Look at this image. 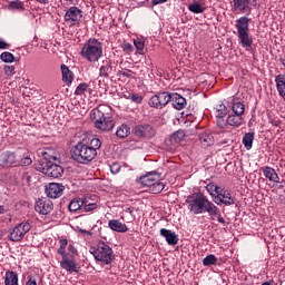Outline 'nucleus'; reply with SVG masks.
Instances as JSON below:
<instances>
[{"label":"nucleus","mask_w":285,"mask_h":285,"mask_svg":"<svg viewBox=\"0 0 285 285\" xmlns=\"http://www.w3.org/2000/svg\"><path fill=\"white\" fill-rule=\"evenodd\" d=\"M60 247L58 248V255H68L66 247L68 246V239L62 238L59 240Z\"/></svg>","instance_id":"obj_38"},{"label":"nucleus","mask_w":285,"mask_h":285,"mask_svg":"<svg viewBox=\"0 0 285 285\" xmlns=\"http://www.w3.org/2000/svg\"><path fill=\"white\" fill-rule=\"evenodd\" d=\"M108 226L111 230H115V233H128V226L119 222V219L109 220Z\"/></svg>","instance_id":"obj_25"},{"label":"nucleus","mask_w":285,"mask_h":285,"mask_svg":"<svg viewBox=\"0 0 285 285\" xmlns=\"http://www.w3.org/2000/svg\"><path fill=\"white\" fill-rule=\"evenodd\" d=\"M96 208H97V204H95V203L86 204L83 202L82 213H90V210H95Z\"/></svg>","instance_id":"obj_41"},{"label":"nucleus","mask_w":285,"mask_h":285,"mask_svg":"<svg viewBox=\"0 0 285 285\" xmlns=\"http://www.w3.org/2000/svg\"><path fill=\"white\" fill-rule=\"evenodd\" d=\"M168 104H170V92L168 91L158 92L148 101V106H150V108H156L157 110L166 108Z\"/></svg>","instance_id":"obj_11"},{"label":"nucleus","mask_w":285,"mask_h":285,"mask_svg":"<svg viewBox=\"0 0 285 285\" xmlns=\"http://www.w3.org/2000/svg\"><path fill=\"white\" fill-rule=\"evenodd\" d=\"M88 88H90V86L86 82H81L80 85H78V87L75 90V95L76 96H81V95H86V92H88Z\"/></svg>","instance_id":"obj_36"},{"label":"nucleus","mask_w":285,"mask_h":285,"mask_svg":"<svg viewBox=\"0 0 285 285\" xmlns=\"http://www.w3.org/2000/svg\"><path fill=\"white\" fill-rule=\"evenodd\" d=\"M125 213H129V215H132V213H135V209L131 207H128L125 209Z\"/></svg>","instance_id":"obj_52"},{"label":"nucleus","mask_w":285,"mask_h":285,"mask_svg":"<svg viewBox=\"0 0 285 285\" xmlns=\"http://www.w3.org/2000/svg\"><path fill=\"white\" fill-rule=\"evenodd\" d=\"M262 173L268 181H273V184H279V175H277V171H275V168L273 167H263Z\"/></svg>","instance_id":"obj_23"},{"label":"nucleus","mask_w":285,"mask_h":285,"mask_svg":"<svg viewBox=\"0 0 285 285\" xmlns=\"http://www.w3.org/2000/svg\"><path fill=\"white\" fill-rule=\"evenodd\" d=\"M120 75H121L122 77H127V79H130V78L132 77V71H131L130 69H122V70L120 71Z\"/></svg>","instance_id":"obj_47"},{"label":"nucleus","mask_w":285,"mask_h":285,"mask_svg":"<svg viewBox=\"0 0 285 285\" xmlns=\"http://www.w3.org/2000/svg\"><path fill=\"white\" fill-rule=\"evenodd\" d=\"M237 37L243 48H250L253 46V38L248 33L250 31V18L243 16L235 21Z\"/></svg>","instance_id":"obj_6"},{"label":"nucleus","mask_w":285,"mask_h":285,"mask_svg":"<svg viewBox=\"0 0 285 285\" xmlns=\"http://www.w3.org/2000/svg\"><path fill=\"white\" fill-rule=\"evenodd\" d=\"M208 215L209 217H212V219H216L218 224H223V226H226V219L223 218L222 213L215 204L212 205Z\"/></svg>","instance_id":"obj_26"},{"label":"nucleus","mask_w":285,"mask_h":285,"mask_svg":"<svg viewBox=\"0 0 285 285\" xmlns=\"http://www.w3.org/2000/svg\"><path fill=\"white\" fill-rule=\"evenodd\" d=\"M60 69H61V75H62L63 83H66V86H71L72 81L75 80V73L66 65H61Z\"/></svg>","instance_id":"obj_24"},{"label":"nucleus","mask_w":285,"mask_h":285,"mask_svg":"<svg viewBox=\"0 0 285 285\" xmlns=\"http://www.w3.org/2000/svg\"><path fill=\"white\" fill-rule=\"evenodd\" d=\"M10 48V45L6 42V40L0 38V50H8Z\"/></svg>","instance_id":"obj_48"},{"label":"nucleus","mask_w":285,"mask_h":285,"mask_svg":"<svg viewBox=\"0 0 285 285\" xmlns=\"http://www.w3.org/2000/svg\"><path fill=\"white\" fill-rule=\"evenodd\" d=\"M130 100H131L134 104H142L144 97H141V95H139V94H131Z\"/></svg>","instance_id":"obj_43"},{"label":"nucleus","mask_w":285,"mask_h":285,"mask_svg":"<svg viewBox=\"0 0 285 285\" xmlns=\"http://www.w3.org/2000/svg\"><path fill=\"white\" fill-rule=\"evenodd\" d=\"M215 264H217V256H215L214 254L207 255L203 259L204 266H215Z\"/></svg>","instance_id":"obj_35"},{"label":"nucleus","mask_w":285,"mask_h":285,"mask_svg":"<svg viewBox=\"0 0 285 285\" xmlns=\"http://www.w3.org/2000/svg\"><path fill=\"white\" fill-rule=\"evenodd\" d=\"M1 210H2V208H1V206H0V213H1Z\"/></svg>","instance_id":"obj_56"},{"label":"nucleus","mask_w":285,"mask_h":285,"mask_svg":"<svg viewBox=\"0 0 285 285\" xmlns=\"http://www.w3.org/2000/svg\"><path fill=\"white\" fill-rule=\"evenodd\" d=\"M134 45L137 48V50H144L146 42H144V40L141 39H136L134 40Z\"/></svg>","instance_id":"obj_44"},{"label":"nucleus","mask_w":285,"mask_h":285,"mask_svg":"<svg viewBox=\"0 0 285 285\" xmlns=\"http://www.w3.org/2000/svg\"><path fill=\"white\" fill-rule=\"evenodd\" d=\"M110 170H111L112 175H117V173H119V170H121V166L117 163H114L110 166Z\"/></svg>","instance_id":"obj_46"},{"label":"nucleus","mask_w":285,"mask_h":285,"mask_svg":"<svg viewBox=\"0 0 285 285\" xmlns=\"http://www.w3.org/2000/svg\"><path fill=\"white\" fill-rule=\"evenodd\" d=\"M83 18V11L78 7H70L65 13V21L68 26H79Z\"/></svg>","instance_id":"obj_13"},{"label":"nucleus","mask_w":285,"mask_h":285,"mask_svg":"<svg viewBox=\"0 0 285 285\" xmlns=\"http://www.w3.org/2000/svg\"><path fill=\"white\" fill-rule=\"evenodd\" d=\"M214 202L217 206L224 204V206H233L235 198L228 193V190L220 187L218 195L215 196Z\"/></svg>","instance_id":"obj_17"},{"label":"nucleus","mask_w":285,"mask_h":285,"mask_svg":"<svg viewBox=\"0 0 285 285\" xmlns=\"http://www.w3.org/2000/svg\"><path fill=\"white\" fill-rule=\"evenodd\" d=\"M130 135V127L128 125H121L116 130V136L119 137V139H126Z\"/></svg>","instance_id":"obj_32"},{"label":"nucleus","mask_w":285,"mask_h":285,"mask_svg":"<svg viewBox=\"0 0 285 285\" xmlns=\"http://www.w3.org/2000/svg\"><path fill=\"white\" fill-rule=\"evenodd\" d=\"M60 261V267L67 273H79V265H77V261L72 254H62Z\"/></svg>","instance_id":"obj_14"},{"label":"nucleus","mask_w":285,"mask_h":285,"mask_svg":"<svg viewBox=\"0 0 285 285\" xmlns=\"http://www.w3.org/2000/svg\"><path fill=\"white\" fill-rule=\"evenodd\" d=\"M217 120H216V124L218 126V128H226V126H228V119L226 118V120L224 119V117H216Z\"/></svg>","instance_id":"obj_42"},{"label":"nucleus","mask_w":285,"mask_h":285,"mask_svg":"<svg viewBox=\"0 0 285 285\" xmlns=\"http://www.w3.org/2000/svg\"><path fill=\"white\" fill-rule=\"evenodd\" d=\"M160 236L166 239L169 246H177V244H179V236L170 229L161 228Z\"/></svg>","instance_id":"obj_20"},{"label":"nucleus","mask_w":285,"mask_h":285,"mask_svg":"<svg viewBox=\"0 0 285 285\" xmlns=\"http://www.w3.org/2000/svg\"><path fill=\"white\" fill-rule=\"evenodd\" d=\"M68 250H69V255H72V257L77 255V248L75 247V245L72 244L68 245Z\"/></svg>","instance_id":"obj_49"},{"label":"nucleus","mask_w":285,"mask_h":285,"mask_svg":"<svg viewBox=\"0 0 285 285\" xmlns=\"http://www.w3.org/2000/svg\"><path fill=\"white\" fill-rule=\"evenodd\" d=\"M55 205L52 204V200L48 198H40L35 204V210L36 213H39V215H50Z\"/></svg>","instance_id":"obj_15"},{"label":"nucleus","mask_w":285,"mask_h":285,"mask_svg":"<svg viewBox=\"0 0 285 285\" xmlns=\"http://www.w3.org/2000/svg\"><path fill=\"white\" fill-rule=\"evenodd\" d=\"M188 10L194 14H202L203 12H205L206 7H203L202 3L194 1L191 4L188 6Z\"/></svg>","instance_id":"obj_31"},{"label":"nucleus","mask_w":285,"mask_h":285,"mask_svg":"<svg viewBox=\"0 0 285 285\" xmlns=\"http://www.w3.org/2000/svg\"><path fill=\"white\" fill-rule=\"evenodd\" d=\"M3 70L8 77H12V75H14V66L6 65Z\"/></svg>","instance_id":"obj_45"},{"label":"nucleus","mask_w":285,"mask_h":285,"mask_svg":"<svg viewBox=\"0 0 285 285\" xmlns=\"http://www.w3.org/2000/svg\"><path fill=\"white\" fill-rule=\"evenodd\" d=\"M253 141H255V132H247L243 137V146H245L246 150H250L253 148Z\"/></svg>","instance_id":"obj_30"},{"label":"nucleus","mask_w":285,"mask_h":285,"mask_svg":"<svg viewBox=\"0 0 285 285\" xmlns=\"http://www.w3.org/2000/svg\"><path fill=\"white\" fill-rule=\"evenodd\" d=\"M234 8L239 10V12H245L246 14H250L253 12L252 8H257V0H233Z\"/></svg>","instance_id":"obj_16"},{"label":"nucleus","mask_w":285,"mask_h":285,"mask_svg":"<svg viewBox=\"0 0 285 285\" xmlns=\"http://www.w3.org/2000/svg\"><path fill=\"white\" fill-rule=\"evenodd\" d=\"M206 190L209 193L210 197L215 199L217 197L219 190H222V187L215 185V183H209L206 185Z\"/></svg>","instance_id":"obj_33"},{"label":"nucleus","mask_w":285,"mask_h":285,"mask_svg":"<svg viewBox=\"0 0 285 285\" xmlns=\"http://www.w3.org/2000/svg\"><path fill=\"white\" fill-rule=\"evenodd\" d=\"M0 59L1 61H3L4 63H12L14 61V55H12L9 51H4L0 55Z\"/></svg>","instance_id":"obj_37"},{"label":"nucleus","mask_w":285,"mask_h":285,"mask_svg":"<svg viewBox=\"0 0 285 285\" xmlns=\"http://www.w3.org/2000/svg\"><path fill=\"white\" fill-rule=\"evenodd\" d=\"M275 82L279 97H285V75L276 76Z\"/></svg>","instance_id":"obj_29"},{"label":"nucleus","mask_w":285,"mask_h":285,"mask_svg":"<svg viewBox=\"0 0 285 285\" xmlns=\"http://www.w3.org/2000/svg\"><path fill=\"white\" fill-rule=\"evenodd\" d=\"M32 158L28 155L19 156L13 151H3L0 154V166L1 168H19V166H30Z\"/></svg>","instance_id":"obj_5"},{"label":"nucleus","mask_w":285,"mask_h":285,"mask_svg":"<svg viewBox=\"0 0 285 285\" xmlns=\"http://www.w3.org/2000/svg\"><path fill=\"white\" fill-rule=\"evenodd\" d=\"M199 141L204 148H208V146H213L215 144V138L210 132H203L199 136Z\"/></svg>","instance_id":"obj_28"},{"label":"nucleus","mask_w":285,"mask_h":285,"mask_svg":"<svg viewBox=\"0 0 285 285\" xmlns=\"http://www.w3.org/2000/svg\"><path fill=\"white\" fill-rule=\"evenodd\" d=\"M169 101L176 110H184L186 108V98L179 94H169Z\"/></svg>","instance_id":"obj_21"},{"label":"nucleus","mask_w":285,"mask_h":285,"mask_svg":"<svg viewBox=\"0 0 285 285\" xmlns=\"http://www.w3.org/2000/svg\"><path fill=\"white\" fill-rule=\"evenodd\" d=\"M185 137L186 134L184 132V130H178L173 134L171 139H174L176 144H179V141H181Z\"/></svg>","instance_id":"obj_40"},{"label":"nucleus","mask_w":285,"mask_h":285,"mask_svg":"<svg viewBox=\"0 0 285 285\" xmlns=\"http://www.w3.org/2000/svg\"><path fill=\"white\" fill-rule=\"evenodd\" d=\"M132 94L124 95L125 99H130Z\"/></svg>","instance_id":"obj_54"},{"label":"nucleus","mask_w":285,"mask_h":285,"mask_svg":"<svg viewBox=\"0 0 285 285\" xmlns=\"http://www.w3.org/2000/svg\"><path fill=\"white\" fill-rule=\"evenodd\" d=\"M134 135H136V137H145L146 139H153V137H155V128H153V126L148 124L137 125L134 128Z\"/></svg>","instance_id":"obj_18"},{"label":"nucleus","mask_w":285,"mask_h":285,"mask_svg":"<svg viewBox=\"0 0 285 285\" xmlns=\"http://www.w3.org/2000/svg\"><path fill=\"white\" fill-rule=\"evenodd\" d=\"M8 10H26V4L20 0L11 1L8 4Z\"/></svg>","instance_id":"obj_34"},{"label":"nucleus","mask_w":285,"mask_h":285,"mask_svg":"<svg viewBox=\"0 0 285 285\" xmlns=\"http://www.w3.org/2000/svg\"><path fill=\"white\" fill-rule=\"evenodd\" d=\"M63 190H66V187L59 183H50L46 187V195L47 197H50V199H58V197H61L63 195Z\"/></svg>","instance_id":"obj_19"},{"label":"nucleus","mask_w":285,"mask_h":285,"mask_svg":"<svg viewBox=\"0 0 285 285\" xmlns=\"http://www.w3.org/2000/svg\"><path fill=\"white\" fill-rule=\"evenodd\" d=\"M80 233H81L82 235H90V232H88V230H86V229H80Z\"/></svg>","instance_id":"obj_53"},{"label":"nucleus","mask_w":285,"mask_h":285,"mask_svg":"<svg viewBox=\"0 0 285 285\" xmlns=\"http://www.w3.org/2000/svg\"><path fill=\"white\" fill-rule=\"evenodd\" d=\"M37 170L46 175L47 177H51L52 179H59L61 175H63V167L61 165H57L52 161H47L46 164H41Z\"/></svg>","instance_id":"obj_10"},{"label":"nucleus","mask_w":285,"mask_h":285,"mask_svg":"<svg viewBox=\"0 0 285 285\" xmlns=\"http://www.w3.org/2000/svg\"><path fill=\"white\" fill-rule=\"evenodd\" d=\"M160 180L161 174L157 171H149L147 175L139 178L141 186L149 188L150 193L154 195H159V193L165 188L164 183Z\"/></svg>","instance_id":"obj_7"},{"label":"nucleus","mask_w":285,"mask_h":285,"mask_svg":"<svg viewBox=\"0 0 285 285\" xmlns=\"http://www.w3.org/2000/svg\"><path fill=\"white\" fill-rule=\"evenodd\" d=\"M68 208H69L70 213H77V212L82 213L83 199L82 198H73L72 200H70Z\"/></svg>","instance_id":"obj_27"},{"label":"nucleus","mask_w":285,"mask_h":285,"mask_svg":"<svg viewBox=\"0 0 285 285\" xmlns=\"http://www.w3.org/2000/svg\"><path fill=\"white\" fill-rule=\"evenodd\" d=\"M30 223H20L16 225L10 232H9V239L10 242H21L23 237H26L27 233H30Z\"/></svg>","instance_id":"obj_12"},{"label":"nucleus","mask_w":285,"mask_h":285,"mask_svg":"<svg viewBox=\"0 0 285 285\" xmlns=\"http://www.w3.org/2000/svg\"><path fill=\"white\" fill-rule=\"evenodd\" d=\"M26 285H37V279H35L32 276H28Z\"/></svg>","instance_id":"obj_50"},{"label":"nucleus","mask_w":285,"mask_h":285,"mask_svg":"<svg viewBox=\"0 0 285 285\" xmlns=\"http://www.w3.org/2000/svg\"><path fill=\"white\" fill-rule=\"evenodd\" d=\"M99 148H101V140L99 138H92L90 142L80 140L71 148V158L77 164H90L97 157Z\"/></svg>","instance_id":"obj_1"},{"label":"nucleus","mask_w":285,"mask_h":285,"mask_svg":"<svg viewBox=\"0 0 285 285\" xmlns=\"http://www.w3.org/2000/svg\"><path fill=\"white\" fill-rule=\"evenodd\" d=\"M168 0H153L154 6H159V3H166Z\"/></svg>","instance_id":"obj_51"},{"label":"nucleus","mask_w":285,"mask_h":285,"mask_svg":"<svg viewBox=\"0 0 285 285\" xmlns=\"http://www.w3.org/2000/svg\"><path fill=\"white\" fill-rule=\"evenodd\" d=\"M185 202L189 213H193V215H203V213H209L212 206L214 205V203L202 193L188 195Z\"/></svg>","instance_id":"obj_3"},{"label":"nucleus","mask_w":285,"mask_h":285,"mask_svg":"<svg viewBox=\"0 0 285 285\" xmlns=\"http://www.w3.org/2000/svg\"><path fill=\"white\" fill-rule=\"evenodd\" d=\"M80 55L89 63H97L104 57V43L97 38H90L85 42Z\"/></svg>","instance_id":"obj_4"},{"label":"nucleus","mask_w":285,"mask_h":285,"mask_svg":"<svg viewBox=\"0 0 285 285\" xmlns=\"http://www.w3.org/2000/svg\"><path fill=\"white\" fill-rule=\"evenodd\" d=\"M90 253L94 255L97 262H101V264L105 266L112 264V259H115V253L112 252V248L104 242H99L96 248L90 249Z\"/></svg>","instance_id":"obj_8"},{"label":"nucleus","mask_w":285,"mask_h":285,"mask_svg":"<svg viewBox=\"0 0 285 285\" xmlns=\"http://www.w3.org/2000/svg\"><path fill=\"white\" fill-rule=\"evenodd\" d=\"M246 107L242 102H234L232 106V112L227 116V124L233 128H239L244 121V112Z\"/></svg>","instance_id":"obj_9"},{"label":"nucleus","mask_w":285,"mask_h":285,"mask_svg":"<svg viewBox=\"0 0 285 285\" xmlns=\"http://www.w3.org/2000/svg\"><path fill=\"white\" fill-rule=\"evenodd\" d=\"M228 115V108L225 105H218L216 108V117H226Z\"/></svg>","instance_id":"obj_39"},{"label":"nucleus","mask_w":285,"mask_h":285,"mask_svg":"<svg viewBox=\"0 0 285 285\" xmlns=\"http://www.w3.org/2000/svg\"><path fill=\"white\" fill-rule=\"evenodd\" d=\"M127 50H130L132 46L130 43L126 45Z\"/></svg>","instance_id":"obj_55"},{"label":"nucleus","mask_w":285,"mask_h":285,"mask_svg":"<svg viewBox=\"0 0 285 285\" xmlns=\"http://www.w3.org/2000/svg\"><path fill=\"white\" fill-rule=\"evenodd\" d=\"M112 72V60L110 58H106L102 60L101 66L99 68V77H104L108 79L110 73Z\"/></svg>","instance_id":"obj_22"},{"label":"nucleus","mask_w":285,"mask_h":285,"mask_svg":"<svg viewBox=\"0 0 285 285\" xmlns=\"http://www.w3.org/2000/svg\"><path fill=\"white\" fill-rule=\"evenodd\" d=\"M106 110H110V107L106 105H100L90 114V118L95 128L101 130L102 132H109V130H112V128H115V120H112V117L106 114Z\"/></svg>","instance_id":"obj_2"}]
</instances>
